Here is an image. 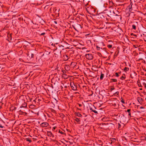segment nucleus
I'll return each instance as SVG.
<instances>
[{"label":"nucleus","mask_w":146,"mask_h":146,"mask_svg":"<svg viewBox=\"0 0 146 146\" xmlns=\"http://www.w3.org/2000/svg\"><path fill=\"white\" fill-rule=\"evenodd\" d=\"M86 58L89 60H91L93 58V56L91 54H86Z\"/></svg>","instance_id":"39448f33"},{"label":"nucleus","mask_w":146,"mask_h":146,"mask_svg":"<svg viewBox=\"0 0 146 146\" xmlns=\"http://www.w3.org/2000/svg\"><path fill=\"white\" fill-rule=\"evenodd\" d=\"M62 72L64 74H65L66 73V71L64 70H62Z\"/></svg>","instance_id":"b1692460"},{"label":"nucleus","mask_w":146,"mask_h":146,"mask_svg":"<svg viewBox=\"0 0 146 146\" xmlns=\"http://www.w3.org/2000/svg\"><path fill=\"white\" fill-rule=\"evenodd\" d=\"M133 5V3L132 2H131L130 5L128 7V8L130 10L132 8V5Z\"/></svg>","instance_id":"ddd939ff"},{"label":"nucleus","mask_w":146,"mask_h":146,"mask_svg":"<svg viewBox=\"0 0 146 146\" xmlns=\"http://www.w3.org/2000/svg\"><path fill=\"white\" fill-rule=\"evenodd\" d=\"M142 90V88H141V89H140V90Z\"/></svg>","instance_id":"8fccbe9b"},{"label":"nucleus","mask_w":146,"mask_h":146,"mask_svg":"<svg viewBox=\"0 0 146 146\" xmlns=\"http://www.w3.org/2000/svg\"><path fill=\"white\" fill-rule=\"evenodd\" d=\"M78 104L79 105L80 107H81L83 105L82 104Z\"/></svg>","instance_id":"2f4dec72"},{"label":"nucleus","mask_w":146,"mask_h":146,"mask_svg":"<svg viewBox=\"0 0 146 146\" xmlns=\"http://www.w3.org/2000/svg\"><path fill=\"white\" fill-rule=\"evenodd\" d=\"M49 124L46 122H44L40 124V126L42 127H46L48 126Z\"/></svg>","instance_id":"7ed1b4c3"},{"label":"nucleus","mask_w":146,"mask_h":146,"mask_svg":"<svg viewBox=\"0 0 146 146\" xmlns=\"http://www.w3.org/2000/svg\"><path fill=\"white\" fill-rule=\"evenodd\" d=\"M107 10H105L103 12L100 13L97 15L98 18L103 19H107V17H109V15L106 14Z\"/></svg>","instance_id":"f257e3e1"},{"label":"nucleus","mask_w":146,"mask_h":146,"mask_svg":"<svg viewBox=\"0 0 146 146\" xmlns=\"http://www.w3.org/2000/svg\"><path fill=\"white\" fill-rule=\"evenodd\" d=\"M135 24H136L137 25V22H135Z\"/></svg>","instance_id":"09e8293b"},{"label":"nucleus","mask_w":146,"mask_h":146,"mask_svg":"<svg viewBox=\"0 0 146 146\" xmlns=\"http://www.w3.org/2000/svg\"><path fill=\"white\" fill-rule=\"evenodd\" d=\"M75 94H79V93L78 92H75Z\"/></svg>","instance_id":"de8ad7c7"},{"label":"nucleus","mask_w":146,"mask_h":146,"mask_svg":"<svg viewBox=\"0 0 146 146\" xmlns=\"http://www.w3.org/2000/svg\"><path fill=\"white\" fill-rule=\"evenodd\" d=\"M27 55L29 57H30V56H31V58H34V54L33 53L31 52L30 51H28Z\"/></svg>","instance_id":"1a4fd4ad"},{"label":"nucleus","mask_w":146,"mask_h":146,"mask_svg":"<svg viewBox=\"0 0 146 146\" xmlns=\"http://www.w3.org/2000/svg\"><path fill=\"white\" fill-rule=\"evenodd\" d=\"M75 27L76 28V30H78H78L82 29V27L81 25L80 24H77L75 25Z\"/></svg>","instance_id":"423d86ee"},{"label":"nucleus","mask_w":146,"mask_h":146,"mask_svg":"<svg viewBox=\"0 0 146 146\" xmlns=\"http://www.w3.org/2000/svg\"><path fill=\"white\" fill-rule=\"evenodd\" d=\"M54 23L56 24H57V22L56 21H54Z\"/></svg>","instance_id":"49530a36"},{"label":"nucleus","mask_w":146,"mask_h":146,"mask_svg":"<svg viewBox=\"0 0 146 146\" xmlns=\"http://www.w3.org/2000/svg\"><path fill=\"white\" fill-rule=\"evenodd\" d=\"M109 12L110 13V15H113L114 14L115 15V16H118V15L117 14H116L115 12H114V11H112L111 10H110L109 11Z\"/></svg>","instance_id":"9d476101"},{"label":"nucleus","mask_w":146,"mask_h":146,"mask_svg":"<svg viewBox=\"0 0 146 146\" xmlns=\"http://www.w3.org/2000/svg\"><path fill=\"white\" fill-rule=\"evenodd\" d=\"M70 87L74 91L77 90V86L79 85V84L77 83L71 82L70 84Z\"/></svg>","instance_id":"f03ea898"},{"label":"nucleus","mask_w":146,"mask_h":146,"mask_svg":"<svg viewBox=\"0 0 146 146\" xmlns=\"http://www.w3.org/2000/svg\"><path fill=\"white\" fill-rule=\"evenodd\" d=\"M118 128L119 129L121 127V125L119 123H118Z\"/></svg>","instance_id":"a878e982"},{"label":"nucleus","mask_w":146,"mask_h":146,"mask_svg":"<svg viewBox=\"0 0 146 146\" xmlns=\"http://www.w3.org/2000/svg\"><path fill=\"white\" fill-rule=\"evenodd\" d=\"M47 135L50 137H54V135L52 134V132L50 131H48L47 132Z\"/></svg>","instance_id":"6e6552de"},{"label":"nucleus","mask_w":146,"mask_h":146,"mask_svg":"<svg viewBox=\"0 0 146 146\" xmlns=\"http://www.w3.org/2000/svg\"><path fill=\"white\" fill-rule=\"evenodd\" d=\"M115 76L118 77L119 76V75L118 74L117 72H116L115 73Z\"/></svg>","instance_id":"c85d7f7f"},{"label":"nucleus","mask_w":146,"mask_h":146,"mask_svg":"<svg viewBox=\"0 0 146 146\" xmlns=\"http://www.w3.org/2000/svg\"><path fill=\"white\" fill-rule=\"evenodd\" d=\"M8 37H9V38H10V39H11V34H10Z\"/></svg>","instance_id":"f704fd0d"},{"label":"nucleus","mask_w":146,"mask_h":146,"mask_svg":"<svg viewBox=\"0 0 146 146\" xmlns=\"http://www.w3.org/2000/svg\"><path fill=\"white\" fill-rule=\"evenodd\" d=\"M96 49L100 51L102 50V48L99 47L98 45L96 46Z\"/></svg>","instance_id":"dca6fc26"},{"label":"nucleus","mask_w":146,"mask_h":146,"mask_svg":"<svg viewBox=\"0 0 146 146\" xmlns=\"http://www.w3.org/2000/svg\"><path fill=\"white\" fill-rule=\"evenodd\" d=\"M112 46V45L111 44H108L107 45V47L109 48H111Z\"/></svg>","instance_id":"4be33fe9"},{"label":"nucleus","mask_w":146,"mask_h":146,"mask_svg":"<svg viewBox=\"0 0 146 146\" xmlns=\"http://www.w3.org/2000/svg\"><path fill=\"white\" fill-rule=\"evenodd\" d=\"M143 85L145 88L146 89V84L145 82H143Z\"/></svg>","instance_id":"7c9ffc66"},{"label":"nucleus","mask_w":146,"mask_h":146,"mask_svg":"<svg viewBox=\"0 0 146 146\" xmlns=\"http://www.w3.org/2000/svg\"><path fill=\"white\" fill-rule=\"evenodd\" d=\"M138 85L139 87H142V86L141 85V84L140 82L139 83L138 82H137Z\"/></svg>","instance_id":"473e14b6"},{"label":"nucleus","mask_w":146,"mask_h":146,"mask_svg":"<svg viewBox=\"0 0 146 146\" xmlns=\"http://www.w3.org/2000/svg\"><path fill=\"white\" fill-rule=\"evenodd\" d=\"M121 102H122L123 103L125 104V102H124V100L123 99H122V100H121Z\"/></svg>","instance_id":"72a5a7b5"},{"label":"nucleus","mask_w":146,"mask_h":146,"mask_svg":"<svg viewBox=\"0 0 146 146\" xmlns=\"http://www.w3.org/2000/svg\"><path fill=\"white\" fill-rule=\"evenodd\" d=\"M3 127L4 126H2V125L0 123V127L1 128H3Z\"/></svg>","instance_id":"e433bc0d"},{"label":"nucleus","mask_w":146,"mask_h":146,"mask_svg":"<svg viewBox=\"0 0 146 146\" xmlns=\"http://www.w3.org/2000/svg\"><path fill=\"white\" fill-rule=\"evenodd\" d=\"M60 10V9L58 7H55L53 9V12L56 14L58 13Z\"/></svg>","instance_id":"0eeeda50"},{"label":"nucleus","mask_w":146,"mask_h":146,"mask_svg":"<svg viewBox=\"0 0 146 146\" xmlns=\"http://www.w3.org/2000/svg\"><path fill=\"white\" fill-rule=\"evenodd\" d=\"M27 141L31 143L32 142V140L31 139H29L28 138H27L26 139Z\"/></svg>","instance_id":"393cba45"},{"label":"nucleus","mask_w":146,"mask_h":146,"mask_svg":"<svg viewBox=\"0 0 146 146\" xmlns=\"http://www.w3.org/2000/svg\"><path fill=\"white\" fill-rule=\"evenodd\" d=\"M131 35H133L134 36H137V35H135L133 34V33H131Z\"/></svg>","instance_id":"79ce46f5"},{"label":"nucleus","mask_w":146,"mask_h":146,"mask_svg":"<svg viewBox=\"0 0 146 146\" xmlns=\"http://www.w3.org/2000/svg\"><path fill=\"white\" fill-rule=\"evenodd\" d=\"M68 67L67 66H66V67H65V70H68Z\"/></svg>","instance_id":"a19ab883"},{"label":"nucleus","mask_w":146,"mask_h":146,"mask_svg":"<svg viewBox=\"0 0 146 146\" xmlns=\"http://www.w3.org/2000/svg\"><path fill=\"white\" fill-rule=\"evenodd\" d=\"M130 111V109H128L127 111L128 113V115L130 117L131 116Z\"/></svg>","instance_id":"6ab92c4d"},{"label":"nucleus","mask_w":146,"mask_h":146,"mask_svg":"<svg viewBox=\"0 0 146 146\" xmlns=\"http://www.w3.org/2000/svg\"><path fill=\"white\" fill-rule=\"evenodd\" d=\"M122 116L121 117V120L122 121H124V119L125 118V115H124L123 114H122Z\"/></svg>","instance_id":"f8f14e48"},{"label":"nucleus","mask_w":146,"mask_h":146,"mask_svg":"<svg viewBox=\"0 0 146 146\" xmlns=\"http://www.w3.org/2000/svg\"><path fill=\"white\" fill-rule=\"evenodd\" d=\"M63 75L64 76L66 77V78H67L66 77V76H67L66 74H63Z\"/></svg>","instance_id":"ea45409f"},{"label":"nucleus","mask_w":146,"mask_h":146,"mask_svg":"<svg viewBox=\"0 0 146 146\" xmlns=\"http://www.w3.org/2000/svg\"><path fill=\"white\" fill-rule=\"evenodd\" d=\"M109 8H113V3L111 0H109Z\"/></svg>","instance_id":"20e7f679"},{"label":"nucleus","mask_w":146,"mask_h":146,"mask_svg":"<svg viewBox=\"0 0 146 146\" xmlns=\"http://www.w3.org/2000/svg\"><path fill=\"white\" fill-rule=\"evenodd\" d=\"M95 11H96V10H94V12H95Z\"/></svg>","instance_id":"3c124183"},{"label":"nucleus","mask_w":146,"mask_h":146,"mask_svg":"<svg viewBox=\"0 0 146 146\" xmlns=\"http://www.w3.org/2000/svg\"><path fill=\"white\" fill-rule=\"evenodd\" d=\"M56 127H53V128H52V130H54L55 129H56Z\"/></svg>","instance_id":"4c0bfd02"},{"label":"nucleus","mask_w":146,"mask_h":146,"mask_svg":"<svg viewBox=\"0 0 146 146\" xmlns=\"http://www.w3.org/2000/svg\"><path fill=\"white\" fill-rule=\"evenodd\" d=\"M90 110H92L93 112H94L95 113L97 114L98 113V112L96 111L95 110H93L92 108H90Z\"/></svg>","instance_id":"2eb2a0df"},{"label":"nucleus","mask_w":146,"mask_h":146,"mask_svg":"<svg viewBox=\"0 0 146 146\" xmlns=\"http://www.w3.org/2000/svg\"><path fill=\"white\" fill-rule=\"evenodd\" d=\"M117 80L116 79H111V82H117Z\"/></svg>","instance_id":"4468645a"},{"label":"nucleus","mask_w":146,"mask_h":146,"mask_svg":"<svg viewBox=\"0 0 146 146\" xmlns=\"http://www.w3.org/2000/svg\"><path fill=\"white\" fill-rule=\"evenodd\" d=\"M76 115L79 117H81L82 116V115L79 112L77 113H76Z\"/></svg>","instance_id":"aec40b11"},{"label":"nucleus","mask_w":146,"mask_h":146,"mask_svg":"<svg viewBox=\"0 0 146 146\" xmlns=\"http://www.w3.org/2000/svg\"><path fill=\"white\" fill-rule=\"evenodd\" d=\"M140 109H143V108H144L143 107L141 106L140 107Z\"/></svg>","instance_id":"a18cd8bd"},{"label":"nucleus","mask_w":146,"mask_h":146,"mask_svg":"<svg viewBox=\"0 0 146 146\" xmlns=\"http://www.w3.org/2000/svg\"><path fill=\"white\" fill-rule=\"evenodd\" d=\"M102 120L103 121H105V118H103L102 119Z\"/></svg>","instance_id":"37998d69"},{"label":"nucleus","mask_w":146,"mask_h":146,"mask_svg":"<svg viewBox=\"0 0 146 146\" xmlns=\"http://www.w3.org/2000/svg\"><path fill=\"white\" fill-rule=\"evenodd\" d=\"M115 94H119V92H116V93H115Z\"/></svg>","instance_id":"c03bdc74"},{"label":"nucleus","mask_w":146,"mask_h":146,"mask_svg":"<svg viewBox=\"0 0 146 146\" xmlns=\"http://www.w3.org/2000/svg\"><path fill=\"white\" fill-rule=\"evenodd\" d=\"M66 146H67V145H66Z\"/></svg>","instance_id":"603ef678"},{"label":"nucleus","mask_w":146,"mask_h":146,"mask_svg":"<svg viewBox=\"0 0 146 146\" xmlns=\"http://www.w3.org/2000/svg\"><path fill=\"white\" fill-rule=\"evenodd\" d=\"M111 141L113 142H115L116 141L115 139L112 138L111 139Z\"/></svg>","instance_id":"bb28decb"},{"label":"nucleus","mask_w":146,"mask_h":146,"mask_svg":"<svg viewBox=\"0 0 146 146\" xmlns=\"http://www.w3.org/2000/svg\"><path fill=\"white\" fill-rule=\"evenodd\" d=\"M77 109L78 110L80 111H82V110L81 108H77Z\"/></svg>","instance_id":"c9c22d12"},{"label":"nucleus","mask_w":146,"mask_h":146,"mask_svg":"<svg viewBox=\"0 0 146 146\" xmlns=\"http://www.w3.org/2000/svg\"><path fill=\"white\" fill-rule=\"evenodd\" d=\"M125 78V77H124L123 76H122L121 77L120 79L123 80Z\"/></svg>","instance_id":"cd10ccee"},{"label":"nucleus","mask_w":146,"mask_h":146,"mask_svg":"<svg viewBox=\"0 0 146 146\" xmlns=\"http://www.w3.org/2000/svg\"><path fill=\"white\" fill-rule=\"evenodd\" d=\"M75 27V25L74 26L73 25L72 27L76 31H78V30H76V28Z\"/></svg>","instance_id":"c756f323"},{"label":"nucleus","mask_w":146,"mask_h":146,"mask_svg":"<svg viewBox=\"0 0 146 146\" xmlns=\"http://www.w3.org/2000/svg\"><path fill=\"white\" fill-rule=\"evenodd\" d=\"M45 33H42L40 34V35H45Z\"/></svg>","instance_id":"58836bf2"},{"label":"nucleus","mask_w":146,"mask_h":146,"mask_svg":"<svg viewBox=\"0 0 146 146\" xmlns=\"http://www.w3.org/2000/svg\"><path fill=\"white\" fill-rule=\"evenodd\" d=\"M75 120L77 122H78L80 121V119H79L78 118L76 117L75 119Z\"/></svg>","instance_id":"412c9836"},{"label":"nucleus","mask_w":146,"mask_h":146,"mask_svg":"<svg viewBox=\"0 0 146 146\" xmlns=\"http://www.w3.org/2000/svg\"><path fill=\"white\" fill-rule=\"evenodd\" d=\"M58 132L60 133L61 134H65V133L63 132L62 131H61L60 130H59Z\"/></svg>","instance_id":"5701e85b"},{"label":"nucleus","mask_w":146,"mask_h":146,"mask_svg":"<svg viewBox=\"0 0 146 146\" xmlns=\"http://www.w3.org/2000/svg\"><path fill=\"white\" fill-rule=\"evenodd\" d=\"M129 70V68L127 67H125L124 68V70L125 72Z\"/></svg>","instance_id":"f3484780"},{"label":"nucleus","mask_w":146,"mask_h":146,"mask_svg":"<svg viewBox=\"0 0 146 146\" xmlns=\"http://www.w3.org/2000/svg\"><path fill=\"white\" fill-rule=\"evenodd\" d=\"M132 29L134 30H135L136 29V25L135 24H133L132 25Z\"/></svg>","instance_id":"a211bd4d"},{"label":"nucleus","mask_w":146,"mask_h":146,"mask_svg":"<svg viewBox=\"0 0 146 146\" xmlns=\"http://www.w3.org/2000/svg\"><path fill=\"white\" fill-rule=\"evenodd\" d=\"M104 74L102 73V72H101V75L100 77V80H102L104 76Z\"/></svg>","instance_id":"9b49d317"}]
</instances>
